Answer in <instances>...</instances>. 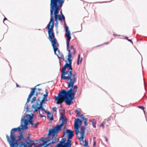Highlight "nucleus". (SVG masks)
Here are the masks:
<instances>
[{"label":"nucleus","mask_w":147,"mask_h":147,"mask_svg":"<svg viewBox=\"0 0 147 147\" xmlns=\"http://www.w3.org/2000/svg\"><path fill=\"white\" fill-rule=\"evenodd\" d=\"M42 111H44L45 113H47V118L49 119L51 121H52L53 120V115H52L50 117V116L51 115V113L47 110H46L45 109H44Z\"/></svg>","instance_id":"nucleus-14"},{"label":"nucleus","mask_w":147,"mask_h":147,"mask_svg":"<svg viewBox=\"0 0 147 147\" xmlns=\"http://www.w3.org/2000/svg\"><path fill=\"white\" fill-rule=\"evenodd\" d=\"M105 141H106L107 142L108 141V139H107V138L106 136H105Z\"/></svg>","instance_id":"nucleus-46"},{"label":"nucleus","mask_w":147,"mask_h":147,"mask_svg":"<svg viewBox=\"0 0 147 147\" xmlns=\"http://www.w3.org/2000/svg\"><path fill=\"white\" fill-rule=\"evenodd\" d=\"M67 50L68 52V58L67 60L69 63H66L62 67L61 70L62 74L61 78L63 80H67L76 82V72L73 74L72 68V60L71 59L72 53L71 52L69 49V43L67 40H66Z\"/></svg>","instance_id":"nucleus-2"},{"label":"nucleus","mask_w":147,"mask_h":147,"mask_svg":"<svg viewBox=\"0 0 147 147\" xmlns=\"http://www.w3.org/2000/svg\"><path fill=\"white\" fill-rule=\"evenodd\" d=\"M50 41L51 43L55 55H56L58 58L59 59L60 58V57H59V55L56 53V51H58L59 54H60V53H61L60 51L58 48L59 47V44L57 42V39L51 40Z\"/></svg>","instance_id":"nucleus-11"},{"label":"nucleus","mask_w":147,"mask_h":147,"mask_svg":"<svg viewBox=\"0 0 147 147\" xmlns=\"http://www.w3.org/2000/svg\"><path fill=\"white\" fill-rule=\"evenodd\" d=\"M113 35L114 36H117V35H116V34H113Z\"/></svg>","instance_id":"nucleus-51"},{"label":"nucleus","mask_w":147,"mask_h":147,"mask_svg":"<svg viewBox=\"0 0 147 147\" xmlns=\"http://www.w3.org/2000/svg\"><path fill=\"white\" fill-rule=\"evenodd\" d=\"M83 121H84L85 125L86 126L87 125H88V123L87 122V118H86L85 119H84V120H83Z\"/></svg>","instance_id":"nucleus-34"},{"label":"nucleus","mask_w":147,"mask_h":147,"mask_svg":"<svg viewBox=\"0 0 147 147\" xmlns=\"http://www.w3.org/2000/svg\"><path fill=\"white\" fill-rule=\"evenodd\" d=\"M111 120V117H109L105 120V121H106L105 123L107 126H109L110 124L109 121Z\"/></svg>","instance_id":"nucleus-22"},{"label":"nucleus","mask_w":147,"mask_h":147,"mask_svg":"<svg viewBox=\"0 0 147 147\" xmlns=\"http://www.w3.org/2000/svg\"><path fill=\"white\" fill-rule=\"evenodd\" d=\"M53 20V17L51 16L50 22L46 27L48 30V38L50 41L56 39L55 36L53 29L54 27Z\"/></svg>","instance_id":"nucleus-8"},{"label":"nucleus","mask_w":147,"mask_h":147,"mask_svg":"<svg viewBox=\"0 0 147 147\" xmlns=\"http://www.w3.org/2000/svg\"><path fill=\"white\" fill-rule=\"evenodd\" d=\"M36 97H34L31 101V103H32L34 102L36 100Z\"/></svg>","instance_id":"nucleus-32"},{"label":"nucleus","mask_w":147,"mask_h":147,"mask_svg":"<svg viewBox=\"0 0 147 147\" xmlns=\"http://www.w3.org/2000/svg\"><path fill=\"white\" fill-rule=\"evenodd\" d=\"M61 17H62L65 20V17L63 14H61Z\"/></svg>","instance_id":"nucleus-43"},{"label":"nucleus","mask_w":147,"mask_h":147,"mask_svg":"<svg viewBox=\"0 0 147 147\" xmlns=\"http://www.w3.org/2000/svg\"><path fill=\"white\" fill-rule=\"evenodd\" d=\"M36 86L35 87L33 88H31V90H33L35 91L36 90Z\"/></svg>","instance_id":"nucleus-45"},{"label":"nucleus","mask_w":147,"mask_h":147,"mask_svg":"<svg viewBox=\"0 0 147 147\" xmlns=\"http://www.w3.org/2000/svg\"><path fill=\"white\" fill-rule=\"evenodd\" d=\"M62 128L58 125L54 127L53 129H50L48 134V137L45 138L48 139V142H51L49 143H51L50 147H53L52 144L56 143L58 139L55 137L56 135L61 130Z\"/></svg>","instance_id":"nucleus-7"},{"label":"nucleus","mask_w":147,"mask_h":147,"mask_svg":"<svg viewBox=\"0 0 147 147\" xmlns=\"http://www.w3.org/2000/svg\"><path fill=\"white\" fill-rule=\"evenodd\" d=\"M39 114L40 115V118H42L43 117H46V116L45 115H42L40 114V111H39Z\"/></svg>","instance_id":"nucleus-39"},{"label":"nucleus","mask_w":147,"mask_h":147,"mask_svg":"<svg viewBox=\"0 0 147 147\" xmlns=\"http://www.w3.org/2000/svg\"><path fill=\"white\" fill-rule=\"evenodd\" d=\"M44 97L40 101V102L44 103H46L45 102V101L46 100L47 97H48V96H47L46 95H45L44 94L43 95Z\"/></svg>","instance_id":"nucleus-23"},{"label":"nucleus","mask_w":147,"mask_h":147,"mask_svg":"<svg viewBox=\"0 0 147 147\" xmlns=\"http://www.w3.org/2000/svg\"><path fill=\"white\" fill-rule=\"evenodd\" d=\"M64 134L67 135V140L66 142V138H62L61 141L57 144L55 147H71V140L74 136V131L70 129H67L64 131Z\"/></svg>","instance_id":"nucleus-6"},{"label":"nucleus","mask_w":147,"mask_h":147,"mask_svg":"<svg viewBox=\"0 0 147 147\" xmlns=\"http://www.w3.org/2000/svg\"><path fill=\"white\" fill-rule=\"evenodd\" d=\"M35 92V90H32L31 91L29 95L32 96L34 94Z\"/></svg>","instance_id":"nucleus-27"},{"label":"nucleus","mask_w":147,"mask_h":147,"mask_svg":"<svg viewBox=\"0 0 147 147\" xmlns=\"http://www.w3.org/2000/svg\"><path fill=\"white\" fill-rule=\"evenodd\" d=\"M65 110H61L59 111L61 115V116L60 118H62V117H64V115L65 114Z\"/></svg>","instance_id":"nucleus-21"},{"label":"nucleus","mask_w":147,"mask_h":147,"mask_svg":"<svg viewBox=\"0 0 147 147\" xmlns=\"http://www.w3.org/2000/svg\"><path fill=\"white\" fill-rule=\"evenodd\" d=\"M40 85V84H38V85H37L36 86H39Z\"/></svg>","instance_id":"nucleus-54"},{"label":"nucleus","mask_w":147,"mask_h":147,"mask_svg":"<svg viewBox=\"0 0 147 147\" xmlns=\"http://www.w3.org/2000/svg\"><path fill=\"white\" fill-rule=\"evenodd\" d=\"M80 142V144L82 146H83L84 147H88V142L85 140V141H84V139L83 140H79Z\"/></svg>","instance_id":"nucleus-17"},{"label":"nucleus","mask_w":147,"mask_h":147,"mask_svg":"<svg viewBox=\"0 0 147 147\" xmlns=\"http://www.w3.org/2000/svg\"><path fill=\"white\" fill-rule=\"evenodd\" d=\"M39 93H39H39H38V92H36V93L35 95H36V96H37V95H38V94H39Z\"/></svg>","instance_id":"nucleus-47"},{"label":"nucleus","mask_w":147,"mask_h":147,"mask_svg":"<svg viewBox=\"0 0 147 147\" xmlns=\"http://www.w3.org/2000/svg\"><path fill=\"white\" fill-rule=\"evenodd\" d=\"M59 64H60V66H61V63H60V61H59Z\"/></svg>","instance_id":"nucleus-55"},{"label":"nucleus","mask_w":147,"mask_h":147,"mask_svg":"<svg viewBox=\"0 0 147 147\" xmlns=\"http://www.w3.org/2000/svg\"><path fill=\"white\" fill-rule=\"evenodd\" d=\"M28 123L27 122L26 123H22L21 122V124L19 127L20 129H22V130L27 129H28Z\"/></svg>","instance_id":"nucleus-15"},{"label":"nucleus","mask_w":147,"mask_h":147,"mask_svg":"<svg viewBox=\"0 0 147 147\" xmlns=\"http://www.w3.org/2000/svg\"><path fill=\"white\" fill-rule=\"evenodd\" d=\"M62 106H61L60 107V108H62Z\"/></svg>","instance_id":"nucleus-57"},{"label":"nucleus","mask_w":147,"mask_h":147,"mask_svg":"<svg viewBox=\"0 0 147 147\" xmlns=\"http://www.w3.org/2000/svg\"><path fill=\"white\" fill-rule=\"evenodd\" d=\"M59 55L60 56V58L61 57L62 58V59H63L64 60V58L63 54L62 53H60V54Z\"/></svg>","instance_id":"nucleus-35"},{"label":"nucleus","mask_w":147,"mask_h":147,"mask_svg":"<svg viewBox=\"0 0 147 147\" xmlns=\"http://www.w3.org/2000/svg\"><path fill=\"white\" fill-rule=\"evenodd\" d=\"M32 107L34 109V112H37L38 111V107H36V106H34V105H33Z\"/></svg>","instance_id":"nucleus-25"},{"label":"nucleus","mask_w":147,"mask_h":147,"mask_svg":"<svg viewBox=\"0 0 147 147\" xmlns=\"http://www.w3.org/2000/svg\"><path fill=\"white\" fill-rule=\"evenodd\" d=\"M43 104L45 103L40 102L39 104V106L38 107V109L39 111H42H42L44 109L43 108Z\"/></svg>","instance_id":"nucleus-20"},{"label":"nucleus","mask_w":147,"mask_h":147,"mask_svg":"<svg viewBox=\"0 0 147 147\" xmlns=\"http://www.w3.org/2000/svg\"><path fill=\"white\" fill-rule=\"evenodd\" d=\"M75 113H76L77 115L76 117L78 116V117H80V110H76L75 111Z\"/></svg>","instance_id":"nucleus-28"},{"label":"nucleus","mask_w":147,"mask_h":147,"mask_svg":"<svg viewBox=\"0 0 147 147\" xmlns=\"http://www.w3.org/2000/svg\"><path fill=\"white\" fill-rule=\"evenodd\" d=\"M37 89L39 91H40L42 90L41 89L39 88H38Z\"/></svg>","instance_id":"nucleus-50"},{"label":"nucleus","mask_w":147,"mask_h":147,"mask_svg":"<svg viewBox=\"0 0 147 147\" xmlns=\"http://www.w3.org/2000/svg\"><path fill=\"white\" fill-rule=\"evenodd\" d=\"M45 92H46V94H45V95H47V96H48V91H47V89H46L45 90Z\"/></svg>","instance_id":"nucleus-40"},{"label":"nucleus","mask_w":147,"mask_h":147,"mask_svg":"<svg viewBox=\"0 0 147 147\" xmlns=\"http://www.w3.org/2000/svg\"><path fill=\"white\" fill-rule=\"evenodd\" d=\"M32 96L29 95L27 99V101L25 105V108H26L27 110V111H29L28 107L27 104V103L30 101V98Z\"/></svg>","instance_id":"nucleus-18"},{"label":"nucleus","mask_w":147,"mask_h":147,"mask_svg":"<svg viewBox=\"0 0 147 147\" xmlns=\"http://www.w3.org/2000/svg\"><path fill=\"white\" fill-rule=\"evenodd\" d=\"M39 124V122H37V123H35V124H34V125H33L32 126V127L34 128H36L38 127V125Z\"/></svg>","instance_id":"nucleus-30"},{"label":"nucleus","mask_w":147,"mask_h":147,"mask_svg":"<svg viewBox=\"0 0 147 147\" xmlns=\"http://www.w3.org/2000/svg\"><path fill=\"white\" fill-rule=\"evenodd\" d=\"M105 122H106V121H104L102 123H101L100 125V126L101 127L102 126L104 127V124H107Z\"/></svg>","instance_id":"nucleus-36"},{"label":"nucleus","mask_w":147,"mask_h":147,"mask_svg":"<svg viewBox=\"0 0 147 147\" xmlns=\"http://www.w3.org/2000/svg\"><path fill=\"white\" fill-rule=\"evenodd\" d=\"M60 120H61V122L60 124L58 125L62 128V127L64 124L65 122L68 121V119L66 118H65V117H62V118H60Z\"/></svg>","instance_id":"nucleus-16"},{"label":"nucleus","mask_w":147,"mask_h":147,"mask_svg":"<svg viewBox=\"0 0 147 147\" xmlns=\"http://www.w3.org/2000/svg\"><path fill=\"white\" fill-rule=\"evenodd\" d=\"M17 87H19V86H18L17 84Z\"/></svg>","instance_id":"nucleus-56"},{"label":"nucleus","mask_w":147,"mask_h":147,"mask_svg":"<svg viewBox=\"0 0 147 147\" xmlns=\"http://www.w3.org/2000/svg\"><path fill=\"white\" fill-rule=\"evenodd\" d=\"M138 53H140H140L138 51Z\"/></svg>","instance_id":"nucleus-58"},{"label":"nucleus","mask_w":147,"mask_h":147,"mask_svg":"<svg viewBox=\"0 0 147 147\" xmlns=\"http://www.w3.org/2000/svg\"><path fill=\"white\" fill-rule=\"evenodd\" d=\"M81 131L80 133L81 136L78 138L79 140H83L84 139V134L86 128L84 126H81L80 127Z\"/></svg>","instance_id":"nucleus-13"},{"label":"nucleus","mask_w":147,"mask_h":147,"mask_svg":"<svg viewBox=\"0 0 147 147\" xmlns=\"http://www.w3.org/2000/svg\"><path fill=\"white\" fill-rule=\"evenodd\" d=\"M96 145V142L95 141H94V143L93 145V147H95V146Z\"/></svg>","instance_id":"nucleus-42"},{"label":"nucleus","mask_w":147,"mask_h":147,"mask_svg":"<svg viewBox=\"0 0 147 147\" xmlns=\"http://www.w3.org/2000/svg\"><path fill=\"white\" fill-rule=\"evenodd\" d=\"M83 120L77 118L75 119L74 123V129L76 134L77 136L80 133L79 129L82 126V124Z\"/></svg>","instance_id":"nucleus-10"},{"label":"nucleus","mask_w":147,"mask_h":147,"mask_svg":"<svg viewBox=\"0 0 147 147\" xmlns=\"http://www.w3.org/2000/svg\"><path fill=\"white\" fill-rule=\"evenodd\" d=\"M48 143V138L42 137L38 140H31L26 142L21 141V145L19 147H32L33 145H34V147H48L51 146V143Z\"/></svg>","instance_id":"nucleus-5"},{"label":"nucleus","mask_w":147,"mask_h":147,"mask_svg":"<svg viewBox=\"0 0 147 147\" xmlns=\"http://www.w3.org/2000/svg\"><path fill=\"white\" fill-rule=\"evenodd\" d=\"M54 19H55V25L56 27H57V26H58L57 25L58 24V20H57V19H56L57 18H54Z\"/></svg>","instance_id":"nucleus-31"},{"label":"nucleus","mask_w":147,"mask_h":147,"mask_svg":"<svg viewBox=\"0 0 147 147\" xmlns=\"http://www.w3.org/2000/svg\"><path fill=\"white\" fill-rule=\"evenodd\" d=\"M80 117L82 119V120H84L86 118L84 117L83 115L82 114H81L80 116Z\"/></svg>","instance_id":"nucleus-33"},{"label":"nucleus","mask_w":147,"mask_h":147,"mask_svg":"<svg viewBox=\"0 0 147 147\" xmlns=\"http://www.w3.org/2000/svg\"><path fill=\"white\" fill-rule=\"evenodd\" d=\"M89 121L91 123H92V126L94 128H96V121L95 119H92V120L89 119Z\"/></svg>","instance_id":"nucleus-19"},{"label":"nucleus","mask_w":147,"mask_h":147,"mask_svg":"<svg viewBox=\"0 0 147 147\" xmlns=\"http://www.w3.org/2000/svg\"><path fill=\"white\" fill-rule=\"evenodd\" d=\"M52 110L53 111H56L57 110V108L56 107H54L53 108Z\"/></svg>","instance_id":"nucleus-41"},{"label":"nucleus","mask_w":147,"mask_h":147,"mask_svg":"<svg viewBox=\"0 0 147 147\" xmlns=\"http://www.w3.org/2000/svg\"><path fill=\"white\" fill-rule=\"evenodd\" d=\"M65 0H51L50 1V16H51L53 17V13L54 12V18H57L62 22L65 19L61 17V15L59 14V7L61 8L62 7Z\"/></svg>","instance_id":"nucleus-4"},{"label":"nucleus","mask_w":147,"mask_h":147,"mask_svg":"<svg viewBox=\"0 0 147 147\" xmlns=\"http://www.w3.org/2000/svg\"><path fill=\"white\" fill-rule=\"evenodd\" d=\"M69 81L67 82V84L69 89L67 91L65 89L61 90L57 96H55V100L57 101L56 103L57 105H61L63 103L60 98L64 99L66 105H70L73 103L72 100L75 98L78 87L77 85H74L75 82Z\"/></svg>","instance_id":"nucleus-1"},{"label":"nucleus","mask_w":147,"mask_h":147,"mask_svg":"<svg viewBox=\"0 0 147 147\" xmlns=\"http://www.w3.org/2000/svg\"><path fill=\"white\" fill-rule=\"evenodd\" d=\"M65 61L66 62H67V61Z\"/></svg>","instance_id":"nucleus-60"},{"label":"nucleus","mask_w":147,"mask_h":147,"mask_svg":"<svg viewBox=\"0 0 147 147\" xmlns=\"http://www.w3.org/2000/svg\"><path fill=\"white\" fill-rule=\"evenodd\" d=\"M138 40V39H137V41Z\"/></svg>","instance_id":"nucleus-59"},{"label":"nucleus","mask_w":147,"mask_h":147,"mask_svg":"<svg viewBox=\"0 0 147 147\" xmlns=\"http://www.w3.org/2000/svg\"><path fill=\"white\" fill-rule=\"evenodd\" d=\"M40 97H38V98L37 100L38 101H39L40 100Z\"/></svg>","instance_id":"nucleus-48"},{"label":"nucleus","mask_w":147,"mask_h":147,"mask_svg":"<svg viewBox=\"0 0 147 147\" xmlns=\"http://www.w3.org/2000/svg\"><path fill=\"white\" fill-rule=\"evenodd\" d=\"M34 113L32 114V115L28 114H26L21 120V122L22 123L27 122H28L31 125L32 127L34 125L33 123V119L34 118Z\"/></svg>","instance_id":"nucleus-9"},{"label":"nucleus","mask_w":147,"mask_h":147,"mask_svg":"<svg viewBox=\"0 0 147 147\" xmlns=\"http://www.w3.org/2000/svg\"><path fill=\"white\" fill-rule=\"evenodd\" d=\"M75 144H78V142H75Z\"/></svg>","instance_id":"nucleus-52"},{"label":"nucleus","mask_w":147,"mask_h":147,"mask_svg":"<svg viewBox=\"0 0 147 147\" xmlns=\"http://www.w3.org/2000/svg\"><path fill=\"white\" fill-rule=\"evenodd\" d=\"M125 38L127 39L129 41L131 42V43H133V42L131 40V39H128V37H125Z\"/></svg>","instance_id":"nucleus-38"},{"label":"nucleus","mask_w":147,"mask_h":147,"mask_svg":"<svg viewBox=\"0 0 147 147\" xmlns=\"http://www.w3.org/2000/svg\"><path fill=\"white\" fill-rule=\"evenodd\" d=\"M138 108L140 109L143 110L144 113H145V107L143 106H138Z\"/></svg>","instance_id":"nucleus-29"},{"label":"nucleus","mask_w":147,"mask_h":147,"mask_svg":"<svg viewBox=\"0 0 147 147\" xmlns=\"http://www.w3.org/2000/svg\"><path fill=\"white\" fill-rule=\"evenodd\" d=\"M30 136L29 135L27 138V140H26L25 139V140H24V142H26V141H29V140H30Z\"/></svg>","instance_id":"nucleus-37"},{"label":"nucleus","mask_w":147,"mask_h":147,"mask_svg":"<svg viewBox=\"0 0 147 147\" xmlns=\"http://www.w3.org/2000/svg\"><path fill=\"white\" fill-rule=\"evenodd\" d=\"M60 13H61V14H62V11L61 10L60 11Z\"/></svg>","instance_id":"nucleus-53"},{"label":"nucleus","mask_w":147,"mask_h":147,"mask_svg":"<svg viewBox=\"0 0 147 147\" xmlns=\"http://www.w3.org/2000/svg\"><path fill=\"white\" fill-rule=\"evenodd\" d=\"M80 54H79L78 55V57L77 63V64L78 65H79L81 63L82 61V58L81 59L80 62H79L80 60Z\"/></svg>","instance_id":"nucleus-24"},{"label":"nucleus","mask_w":147,"mask_h":147,"mask_svg":"<svg viewBox=\"0 0 147 147\" xmlns=\"http://www.w3.org/2000/svg\"><path fill=\"white\" fill-rule=\"evenodd\" d=\"M70 50H73V52H74V54H75V53H76V50H75V49H74V46L73 45H71V46H70Z\"/></svg>","instance_id":"nucleus-26"},{"label":"nucleus","mask_w":147,"mask_h":147,"mask_svg":"<svg viewBox=\"0 0 147 147\" xmlns=\"http://www.w3.org/2000/svg\"><path fill=\"white\" fill-rule=\"evenodd\" d=\"M7 20V18H5L3 19V22H4V21Z\"/></svg>","instance_id":"nucleus-49"},{"label":"nucleus","mask_w":147,"mask_h":147,"mask_svg":"<svg viewBox=\"0 0 147 147\" xmlns=\"http://www.w3.org/2000/svg\"><path fill=\"white\" fill-rule=\"evenodd\" d=\"M21 130L19 127L13 128L11 131L10 137L6 135L7 140L10 147H19L21 145V141L25 140Z\"/></svg>","instance_id":"nucleus-3"},{"label":"nucleus","mask_w":147,"mask_h":147,"mask_svg":"<svg viewBox=\"0 0 147 147\" xmlns=\"http://www.w3.org/2000/svg\"><path fill=\"white\" fill-rule=\"evenodd\" d=\"M65 25V30L66 31V33L65 34V36L67 38V40L70 41L71 39V37L70 36V33L68 27L67 26L66 24L65 23L64 24Z\"/></svg>","instance_id":"nucleus-12"},{"label":"nucleus","mask_w":147,"mask_h":147,"mask_svg":"<svg viewBox=\"0 0 147 147\" xmlns=\"http://www.w3.org/2000/svg\"><path fill=\"white\" fill-rule=\"evenodd\" d=\"M38 106H39V104L37 102L36 103V105H34V106L38 107Z\"/></svg>","instance_id":"nucleus-44"}]
</instances>
